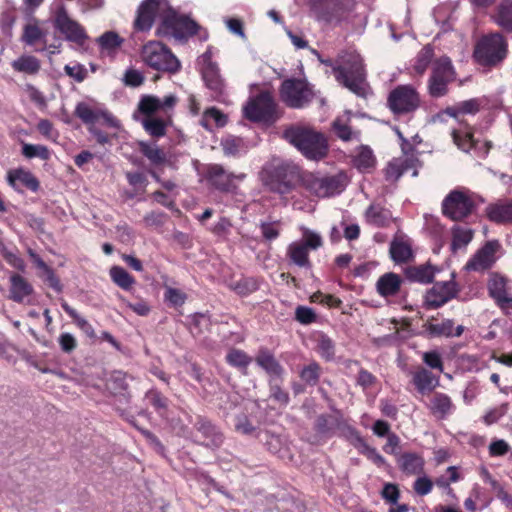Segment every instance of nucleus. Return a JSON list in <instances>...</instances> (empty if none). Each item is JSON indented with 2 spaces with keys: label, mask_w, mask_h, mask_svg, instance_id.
<instances>
[{
  "label": "nucleus",
  "mask_w": 512,
  "mask_h": 512,
  "mask_svg": "<svg viewBox=\"0 0 512 512\" xmlns=\"http://www.w3.org/2000/svg\"><path fill=\"white\" fill-rule=\"evenodd\" d=\"M283 138L309 160L324 159L329 153L327 136L310 125H291L284 130Z\"/></svg>",
  "instance_id": "f257e3e1"
},
{
  "label": "nucleus",
  "mask_w": 512,
  "mask_h": 512,
  "mask_svg": "<svg viewBox=\"0 0 512 512\" xmlns=\"http://www.w3.org/2000/svg\"><path fill=\"white\" fill-rule=\"evenodd\" d=\"M341 64H335L332 59L321 60V63L332 68L336 81L357 96L366 95V71L359 54L345 52L339 56Z\"/></svg>",
  "instance_id": "f03ea898"
},
{
  "label": "nucleus",
  "mask_w": 512,
  "mask_h": 512,
  "mask_svg": "<svg viewBox=\"0 0 512 512\" xmlns=\"http://www.w3.org/2000/svg\"><path fill=\"white\" fill-rule=\"evenodd\" d=\"M156 35L159 37L174 38L185 43L191 37L198 36L200 41H206L209 33L202 28L190 16L177 12L169 5L167 12L162 15V19L156 28Z\"/></svg>",
  "instance_id": "7ed1b4c3"
},
{
  "label": "nucleus",
  "mask_w": 512,
  "mask_h": 512,
  "mask_svg": "<svg viewBox=\"0 0 512 512\" xmlns=\"http://www.w3.org/2000/svg\"><path fill=\"white\" fill-rule=\"evenodd\" d=\"M129 379L133 380V377L123 371H113L106 380L105 387L107 391L116 397L115 410L121 418L139 430L148 441L160 444L158 437L151 431L139 427L135 417L130 414L127 408L123 407L129 405L132 399L131 392L129 391Z\"/></svg>",
  "instance_id": "20e7f679"
},
{
  "label": "nucleus",
  "mask_w": 512,
  "mask_h": 512,
  "mask_svg": "<svg viewBox=\"0 0 512 512\" xmlns=\"http://www.w3.org/2000/svg\"><path fill=\"white\" fill-rule=\"evenodd\" d=\"M508 55V42L501 32L482 35L473 49L474 62L485 71L499 67Z\"/></svg>",
  "instance_id": "39448f33"
},
{
  "label": "nucleus",
  "mask_w": 512,
  "mask_h": 512,
  "mask_svg": "<svg viewBox=\"0 0 512 512\" xmlns=\"http://www.w3.org/2000/svg\"><path fill=\"white\" fill-rule=\"evenodd\" d=\"M303 171L292 163L279 164L266 173L265 185L271 192L286 198L298 186L301 187Z\"/></svg>",
  "instance_id": "423d86ee"
},
{
  "label": "nucleus",
  "mask_w": 512,
  "mask_h": 512,
  "mask_svg": "<svg viewBox=\"0 0 512 512\" xmlns=\"http://www.w3.org/2000/svg\"><path fill=\"white\" fill-rule=\"evenodd\" d=\"M243 114L251 122L267 125L274 124L281 117L279 105L269 91H261L250 97L243 107Z\"/></svg>",
  "instance_id": "0eeeda50"
},
{
  "label": "nucleus",
  "mask_w": 512,
  "mask_h": 512,
  "mask_svg": "<svg viewBox=\"0 0 512 512\" xmlns=\"http://www.w3.org/2000/svg\"><path fill=\"white\" fill-rule=\"evenodd\" d=\"M141 58L148 67L159 72L175 74L181 68L178 58L160 41H149L144 44Z\"/></svg>",
  "instance_id": "6e6552de"
},
{
  "label": "nucleus",
  "mask_w": 512,
  "mask_h": 512,
  "mask_svg": "<svg viewBox=\"0 0 512 512\" xmlns=\"http://www.w3.org/2000/svg\"><path fill=\"white\" fill-rule=\"evenodd\" d=\"M301 187L309 196L329 198L341 193L344 185L337 175L328 176L304 170Z\"/></svg>",
  "instance_id": "1a4fd4ad"
},
{
  "label": "nucleus",
  "mask_w": 512,
  "mask_h": 512,
  "mask_svg": "<svg viewBox=\"0 0 512 512\" xmlns=\"http://www.w3.org/2000/svg\"><path fill=\"white\" fill-rule=\"evenodd\" d=\"M420 106L421 96L410 84L396 86L387 97V107L395 116L413 114Z\"/></svg>",
  "instance_id": "9d476101"
},
{
  "label": "nucleus",
  "mask_w": 512,
  "mask_h": 512,
  "mask_svg": "<svg viewBox=\"0 0 512 512\" xmlns=\"http://www.w3.org/2000/svg\"><path fill=\"white\" fill-rule=\"evenodd\" d=\"M281 100L292 109H302L314 99L312 86L305 80L297 78L285 79L279 88Z\"/></svg>",
  "instance_id": "9b49d317"
},
{
  "label": "nucleus",
  "mask_w": 512,
  "mask_h": 512,
  "mask_svg": "<svg viewBox=\"0 0 512 512\" xmlns=\"http://www.w3.org/2000/svg\"><path fill=\"white\" fill-rule=\"evenodd\" d=\"M54 28L64 36L68 42L83 48L87 45L89 35L83 25L72 19L64 6H60L54 13Z\"/></svg>",
  "instance_id": "f8f14e48"
},
{
  "label": "nucleus",
  "mask_w": 512,
  "mask_h": 512,
  "mask_svg": "<svg viewBox=\"0 0 512 512\" xmlns=\"http://www.w3.org/2000/svg\"><path fill=\"white\" fill-rule=\"evenodd\" d=\"M456 73L449 57H441L433 62L428 80V92L433 98H440L448 93V85L455 80Z\"/></svg>",
  "instance_id": "ddd939ff"
},
{
  "label": "nucleus",
  "mask_w": 512,
  "mask_h": 512,
  "mask_svg": "<svg viewBox=\"0 0 512 512\" xmlns=\"http://www.w3.org/2000/svg\"><path fill=\"white\" fill-rule=\"evenodd\" d=\"M204 178L210 188L221 193H236L237 182L246 178L245 173L235 174L227 171L221 164H207L205 166Z\"/></svg>",
  "instance_id": "4468645a"
},
{
  "label": "nucleus",
  "mask_w": 512,
  "mask_h": 512,
  "mask_svg": "<svg viewBox=\"0 0 512 512\" xmlns=\"http://www.w3.org/2000/svg\"><path fill=\"white\" fill-rule=\"evenodd\" d=\"M475 207V202L468 193L455 189L443 199L441 210L446 218L459 222L469 217Z\"/></svg>",
  "instance_id": "2eb2a0df"
},
{
  "label": "nucleus",
  "mask_w": 512,
  "mask_h": 512,
  "mask_svg": "<svg viewBox=\"0 0 512 512\" xmlns=\"http://www.w3.org/2000/svg\"><path fill=\"white\" fill-rule=\"evenodd\" d=\"M167 0H143L136 11L133 28L137 32H148L154 25L156 16L162 19V15L169 7Z\"/></svg>",
  "instance_id": "dca6fc26"
},
{
  "label": "nucleus",
  "mask_w": 512,
  "mask_h": 512,
  "mask_svg": "<svg viewBox=\"0 0 512 512\" xmlns=\"http://www.w3.org/2000/svg\"><path fill=\"white\" fill-rule=\"evenodd\" d=\"M194 428L199 439L196 442L210 449H218L224 442V434L209 419L198 416L194 423Z\"/></svg>",
  "instance_id": "f3484780"
},
{
  "label": "nucleus",
  "mask_w": 512,
  "mask_h": 512,
  "mask_svg": "<svg viewBox=\"0 0 512 512\" xmlns=\"http://www.w3.org/2000/svg\"><path fill=\"white\" fill-rule=\"evenodd\" d=\"M310 6L321 19L329 22L351 11L355 0H310Z\"/></svg>",
  "instance_id": "a211bd4d"
},
{
  "label": "nucleus",
  "mask_w": 512,
  "mask_h": 512,
  "mask_svg": "<svg viewBox=\"0 0 512 512\" xmlns=\"http://www.w3.org/2000/svg\"><path fill=\"white\" fill-rule=\"evenodd\" d=\"M452 138L455 145L463 152L474 150L478 156L485 157L491 148L488 141L480 142L474 137L472 128L458 129L452 131Z\"/></svg>",
  "instance_id": "6ab92c4d"
},
{
  "label": "nucleus",
  "mask_w": 512,
  "mask_h": 512,
  "mask_svg": "<svg viewBox=\"0 0 512 512\" xmlns=\"http://www.w3.org/2000/svg\"><path fill=\"white\" fill-rule=\"evenodd\" d=\"M424 331L429 337H460L464 332V327L458 325L454 327V321L451 319L439 320L437 317L432 316L423 324Z\"/></svg>",
  "instance_id": "aec40b11"
},
{
  "label": "nucleus",
  "mask_w": 512,
  "mask_h": 512,
  "mask_svg": "<svg viewBox=\"0 0 512 512\" xmlns=\"http://www.w3.org/2000/svg\"><path fill=\"white\" fill-rule=\"evenodd\" d=\"M458 290L452 281L437 282L427 292L425 302L430 308H439L453 299Z\"/></svg>",
  "instance_id": "412c9836"
},
{
  "label": "nucleus",
  "mask_w": 512,
  "mask_h": 512,
  "mask_svg": "<svg viewBox=\"0 0 512 512\" xmlns=\"http://www.w3.org/2000/svg\"><path fill=\"white\" fill-rule=\"evenodd\" d=\"M202 79L205 86L211 92V97L216 101H223L227 96L226 83L220 74L218 66L201 68Z\"/></svg>",
  "instance_id": "4be33fe9"
},
{
  "label": "nucleus",
  "mask_w": 512,
  "mask_h": 512,
  "mask_svg": "<svg viewBox=\"0 0 512 512\" xmlns=\"http://www.w3.org/2000/svg\"><path fill=\"white\" fill-rule=\"evenodd\" d=\"M255 362L269 376V380H283L285 369L268 348H259Z\"/></svg>",
  "instance_id": "5701e85b"
},
{
  "label": "nucleus",
  "mask_w": 512,
  "mask_h": 512,
  "mask_svg": "<svg viewBox=\"0 0 512 512\" xmlns=\"http://www.w3.org/2000/svg\"><path fill=\"white\" fill-rule=\"evenodd\" d=\"M396 463L399 470L406 476L424 473L425 459L421 453L405 451L397 456Z\"/></svg>",
  "instance_id": "b1692460"
},
{
  "label": "nucleus",
  "mask_w": 512,
  "mask_h": 512,
  "mask_svg": "<svg viewBox=\"0 0 512 512\" xmlns=\"http://www.w3.org/2000/svg\"><path fill=\"white\" fill-rule=\"evenodd\" d=\"M176 102L177 98L174 95H167L163 99L154 95H143L138 103V111L149 118L159 110L174 107Z\"/></svg>",
  "instance_id": "393cba45"
},
{
  "label": "nucleus",
  "mask_w": 512,
  "mask_h": 512,
  "mask_svg": "<svg viewBox=\"0 0 512 512\" xmlns=\"http://www.w3.org/2000/svg\"><path fill=\"white\" fill-rule=\"evenodd\" d=\"M500 248L497 240L488 241L477 251L474 257L467 263V267L472 270L488 269L495 262V254Z\"/></svg>",
  "instance_id": "a878e982"
},
{
  "label": "nucleus",
  "mask_w": 512,
  "mask_h": 512,
  "mask_svg": "<svg viewBox=\"0 0 512 512\" xmlns=\"http://www.w3.org/2000/svg\"><path fill=\"white\" fill-rule=\"evenodd\" d=\"M74 115L88 127L95 125L100 119H104L112 126L115 125L113 116L107 110L94 109L86 102L77 103Z\"/></svg>",
  "instance_id": "bb28decb"
},
{
  "label": "nucleus",
  "mask_w": 512,
  "mask_h": 512,
  "mask_svg": "<svg viewBox=\"0 0 512 512\" xmlns=\"http://www.w3.org/2000/svg\"><path fill=\"white\" fill-rule=\"evenodd\" d=\"M338 414V416L327 413L318 415L313 424L315 437L320 440L332 438L335 435V431L338 430L340 421L343 418L340 412H338Z\"/></svg>",
  "instance_id": "cd10ccee"
},
{
  "label": "nucleus",
  "mask_w": 512,
  "mask_h": 512,
  "mask_svg": "<svg viewBox=\"0 0 512 512\" xmlns=\"http://www.w3.org/2000/svg\"><path fill=\"white\" fill-rule=\"evenodd\" d=\"M411 375V382L421 395L431 393L439 385V377L424 367H418Z\"/></svg>",
  "instance_id": "c85d7f7f"
},
{
  "label": "nucleus",
  "mask_w": 512,
  "mask_h": 512,
  "mask_svg": "<svg viewBox=\"0 0 512 512\" xmlns=\"http://www.w3.org/2000/svg\"><path fill=\"white\" fill-rule=\"evenodd\" d=\"M403 284V278L394 273L387 272L381 275L376 282L377 293L384 298L397 296Z\"/></svg>",
  "instance_id": "c756f323"
},
{
  "label": "nucleus",
  "mask_w": 512,
  "mask_h": 512,
  "mask_svg": "<svg viewBox=\"0 0 512 512\" xmlns=\"http://www.w3.org/2000/svg\"><path fill=\"white\" fill-rule=\"evenodd\" d=\"M9 299L17 303H23L24 300L34 293L32 284L22 275L13 273L10 278Z\"/></svg>",
  "instance_id": "7c9ffc66"
},
{
  "label": "nucleus",
  "mask_w": 512,
  "mask_h": 512,
  "mask_svg": "<svg viewBox=\"0 0 512 512\" xmlns=\"http://www.w3.org/2000/svg\"><path fill=\"white\" fill-rule=\"evenodd\" d=\"M428 408L432 415L438 419H446L456 409L449 395L442 392H435L430 399Z\"/></svg>",
  "instance_id": "2f4dec72"
},
{
  "label": "nucleus",
  "mask_w": 512,
  "mask_h": 512,
  "mask_svg": "<svg viewBox=\"0 0 512 512\" xmlns=\"http://www.w3.org/2000/svg\"><path fill=\"white\" fill-rule=\"evenodd\" d=\"M491 19L502 31L512 34V0H501Z\"/></svg>",
  "instance_id": "473e14b6"
},
{
  "label": "nucleus",
  "mask_w": 512,
  "mask_h": 512,
  "mask_svg": "<svg viewBox=\"0 0 512 512\" xmlns=\"http://www.w3.org/2000/svg\"><path fill=\"white\" fill-rule=\"evenodd\" d=\"M437 269L430 263L408 266L405 269V276L411 282L421 284L432 283Z\"/></svg>",
  "instance_id": "72a5a7b5"
},
{
  "label": "nucleus",
  "mask_w": 512,
  "mask_h": 512,
  "mask_svg": "<svg viewBox=\"0 0 512 512\" xmlns=\"http://www.w3.org/2000/svg\"><path fill=\"white\" fill-rule=\"evenodd\" d=\"M487 217L497 224H512V201L489 205L486 209Z\"/></svg>",
  "instance_id": "f704fd0d"
},
{
  "label": "nucleus",
  "mask_w": 512,
  "mask_h": 512,
  "mask_svg": "<svg viewBox=\"0 0 512 512\" xmlns=\"http://www.w3.org/2000/svg\"><path fill=\"white\" fill-rule=\"evenodd\" d=\"M17 181L32 192L38 191L40 187L38 179L30 171L23 169H15L8 172V183L15 189Z\"/></svg>",
  "instance_id": "c9c22d12"
},
{
  "label": "nucleus",
  "mask_w": 512,
  "mask_h": 512,
  "mask_svg": "<svg viewBox=\"0 0 512 512\" xmlns=\"http://www.w3.org/2000/svg\"><path fill=\"white\" fill-rule=\"evenodd\" d=\"M287 257L298 267L311 268L309 250L301 242H292L288 246Z\"/></svg>",
  "instance_id": "e433bc0d"
},
{
  "label": "nucleus",
  "mask_w": 512,
  "mask_h": 512,
  "mask_svg": "<svg viewBox=\"0 0 512 512\" xmlns=\"http://www.w3.org/2000/svg\"><path fill=\"white\" fill-rule=\"evenodd\" d=\"M389 253L391 259L397 263H407L413 258L411 245L401 239H394L390 243Z\"/></svg>",
  "instance_id": "4c0bfd02"
},
{
  "label": "nucleus",
  "mask_w": 512,
  "mask_h": 512,
  "mask_svg": "<svg viewBox=\"0 0 512 512\" xmlns=\"http://www.w3.org/2000/svg\"><path fill=\"white\" fill-rule=\"evenodd\" d=\"M100 50L115 54L123 45L124 39L115 31H106L96 39Z\"/></svg>",
  "instance_id": "58836bf2"
},
{
  "label": "nucleus",
  "mask_w": 512,
  "mask_h": 512,
  "mask_svg": "<svg viewBox=\"0 0 512 512\" xmlns=\"http://www.w3.org/2000/svg\"><path fill=\"white\" fill-rule=\"evenodd\" d=\"M225 360L228 365L237 368L243 375H247V369L252 362V357L241 349L231 348L226 354Z\"/></svg>",
  "instance_id": "ea45409f"
},
{
  "label": "nucleus",
  "mask_w": 512,
  "mask_h": 512,
  "mask_svg": "<svg viewBox=\"0 0 512 512\" xmlns=\"http://www.w3.org/2000/svg\"><path fill=\"white\" fill-rule=\"evenodd\" d=\"M138 150L144 155L153 165H163L167 161L166 153L163 149L159 148L156 144L140 141L138 143Z\"/></svg>",
  "instance_id": "a19ab883"
},
{
  "label": "nucleus",
  "mask_w": 512,
  "mask_h": 512,
  "mask_svg": "<svg viewBox=\"0 0 512 512\" xmlns=\"http://www.w3.org/2000/svg\"><path fill=\"white\" fill-rule=\"evenodd\" d=\"M338 431H339V435L341 437H343L344 439H346L357 450L361 449V447L366 443V440L361 435L360 431L357 430L351 424H349L343 418L340 421V425H339Z\"/></svg>",
  "instance_id": "79ce46f5"
},
{
  "label": "nucleus",
  "mask_w": 512,
  "mask_h": 512,
  "mask_svg": "<svg viewBox=\"0 0 512 512\" xmlns=\"http://www.w3.org/2000/svg\"><path fill=\"white\" fill-rule=\"evenodd\" d=\"M12 68L17 72L29 75L37 74L41 69V63L38 58L32 55H22L11 63Z\"/></svg>",
  "instance_id": "37998d69"
},
{
  "label": "nucleus",
  "mask_w": 512,
  "mask_h": 512,
  "mask_svg": "<svg viewBox=\"0 0 512 512\" xmlns=\"http://www.w3.org/2000/svg\"><path fill=\"white\" fill-rule=\"evenodd\" d=\"M321 375L322 367L316 361H311L299 370V378L305 385L310 387L318 385Z\"/></svg>",
  "instance_id": "c03bdc74"
},
{
  "label": "nucleus",
  "mask_w": 512,
  "mask_h": 512,
  "mask_svg": "<svg viewBox=\"0 0 512 512\" xmlns=\"http://www.w3.org/2000/svg\"><path fill=\"white\" fill-rule=\"evenodd\" d=\"M481 103V100L478 98H472L469 100L461 101L454 105L453 107L447 108V113L452 117L467 114L474 115L477 112H479Z\"/></svg>",
  "instance_id": "a18cd8bd"
},
{
  "label": "nucleus",
  "mask_w": 512,
  "mask_h": 512,
  "mask_svg": "<svg viewBox=\"0 0 512 512\" xmlns=\"http://www.w3.org/2000/svg\"><path fill=\"white\" fill-rule=\"evenodd\" d=\"M109 275L118 287L126 291H130L136 283L135 278L121 266L111 267Z\"/></svg>",
  "instance_id": "49530a36"
},
{
  "label": "nucleus",
  "mask_w": 512,
  "mask_h": 512,
  "mask_svg": "<svg viewBox=\"0 0 512 512\" xmlns=\"http://www.w3.org/2000/svg\"><path fill=\"white\" fill-rule=\"evenodd\" d=\"M366 220L369 224L377 227L385 226L389 221V212L380 205H370L365 213Z\"/></svg>",
  "instance_id": "de8ad7c7"
},
{
  "label": "nucleus",
  "mask_w": 512,
  "mask_h": 512,
  "mask_svg": "<svg viewBox=\"0 0 512 512\" xmlns=\"http://www.w3.org/2000/svg\"><path fill=\"white\" fill-rule=\"evenodd\" d=\"M145 399L159 415H164L169 406V399L157 389H150L145 393Z\"/></svg>",
  "instance_id": "09e8293b"
},
{
  "label": "nucleus",
  "mask_w": 512,
  "mask_h": 512,
  "mask_svg": "<svg viewBox=\"0 0 512 512\" xmlns=\"http://www.w3.org/2000/svg\"><path fill=\"white\" fill-rule=\"evenodd\" d=\"M332 130L335 135L342 141H350L352 139H359L360 132L353 131L351 126L343 119L336 118L332 123Z\"/></svg>",
  "instance_id": "8fccbe9b"
},
{
  "label": "nucleus",
  "mask_w": 512,
  "mask_h": 512,
  "mask_svg": "<svg viewBox=\"0 0 512 512\" xmlns=\"http://www.w3.org/2000/svg\"><path fill=\"white\" fill-rule=\"evenodd\" d=\"M45 36L46 32L37 24L29 23L24 26L22 41L29 46H33L39 41L46 44Z\"/></svg>",
  "instance_id": "3c124183"
},
{
  "label": "nucleus",
  "mask_w": 512,
  "mask_h": 512,
  "mask_svg": "<svg viewBox=\"0 0 512 512\" xmlns=\"http://www.w3.org/2000/svg\"><path fill=\"white\" fill-rule=\"evenodd\" d=\"M506 282L504 277L494 276L488 284L489 295L495 300L497 305L508 296Z\"/></svg>",
  "instance_id": "603ef678"
},
{
  "label": "nucleus",
  "mask_w": 512,
  "mask_h": 512,
  "mask_svg": "<svg viewBox=\"0 0 512 512\" xmlns=\"http://www.w3.org/2000/svg\"><path fill=\"white\" fill-rule=\"evenodd\" d=\"M376 159L373 151L368 146H361L359 152L354 158V165L361 171H366L373 168Z\"/></svg>",
  "instance_id": "864d4df0"
},
{
  "label": "nucleus",
  "mask_w": 512,
  "mask_h": 512,
  "mask_svg": "<svg viewBox=\"0 0 512 512\" xmlns=\"http://www.w3.org/2000/svg\"><path fill=\"white\" fill-rule=\"evenodd\" d=\"M142 123L145 131L152 137L160 138L166 134V124L161 118H145Z\"/></svg>",
  "instance_id": "5fc2aeb1"
},
{
  "label": "nucleus",
  "mask_w": 512,
  "mask_h": 512,
  "mask_svg": "<svg viewBox=\"0 0 512 512\" xmlns=\"http://www.w3.org/2000/svg\"><path fill=\"white\" fill-rule=\"evenodd\" d=\"M231 289L240 296H248L258 290V282L254 278H241L231 284Z\"/></svg>",
  "instance_id": "6e6d98bb"
},
{
  "label": "nucleus",
  "mask_w": 512,
  "mask_h": 512,
  "mask_svg": "<svg viewBox=\"0 0 512 512\" xmlns=\"http://www.w3.org/2000/svg\"><path fill=\"white\" fill-rule=\"evenodd\" d=\"M211 327L210 316L204 313H195L192 316L190 330L191 333L200 335L208 331Z\"/></svg>",
  "instance_id": "4d7b16f0"
},
{
  "label": "nucleus",
  "mask_w": 512,
  "mask_h": 512,
  "mask_svg": "<svg viewBox=\"0 0 512 512\" xmlns=\"http://www.w3.org/2000/svg\"><path fill=\"white\" fill-rule=\"evenodd\" d=\"M433 57V49L426 46L417 55L414 70L417 74L423 75L431 63Z\"/></svg>",
  "instance_id": "13d9d810"
},
{
  "label": "nucleus",
  "mask_w": 512,
  "mask_h": 512,
  "mask_svg": "<svg viewBox=\"0 0 512 512\" xmlns=\"http://www.w3.org/2000/svg\"><path fill=\"white\" fill-rule=\"evenodd\" d=\"M22 154L29 159L39 157L42 160H48L50 158V151L44 145H33L25 143L22 146Z\"/></svg>",
  "instance_id": "bf43d9fd"
},
{
  "label": "nucleus",
  "mask_w": 512,
  "mask_h": 512,
  "mask_svg": "<svg viewBox=\"0 0 512 512\" xmlns=\"http://www.w3.org/2000/svg\"><path fill=\"white\" fill-rule=\"evenodd\" d=\"M317 352L325 360L334 358L335 346L333 341L326 335H321L317 343Z\"/></svg>",
  "instance_id": "052dcab7"
},
{
  "label": "nucleus",
  "mask_w": 512,
  "mask_h": 512,
  "mask_svg": "<svg viewBox=\"0 0 512 512\" xmlns=\"http://www.w3.org/2000/svg\"><path fill=\"white\" fill-rule=\"evenodd\" d=\"M380 495L385 503L396 505L401 497L399 486L395 483H385Z\"/></svg>",
  "instance_id": "680f3d73"
},
{
  "label": "nucleus",
  "mask_w": 512,
  "mask_h": 512,
  "mask_svg": "<svg viewBox=\"0 0 512 512\" xmlns=\"http://www.w3.org/2000/svg\"><path fill=\"white\" fill-rule=\"evenodd\" d=\"M278 381L269 380L270 397L279 404L286 406L290 401L289 393L281 387Z\"/></svg>",
  "instance_id": "e2e57ef3"
},
{
  "label": "nucleus",
  "mask_w": 512,
  "mask_h": 512,
  "mask_svg": "<svg viewBox=\"0 0 512 512\" xmlns=\"http://www.w3.org/2000/svg\"><path fill=\"white\" fill-rule=\"evenodd\" d=\"M164 299L169 303L170 306L181 307L186 302L187 295L179 289L166 287L164 292Z\"/></svg>",
  "instance_id": "0e129e2a"
},
{
  "label": "nucleus",
  "mask_w": 512,
  "mask_h": 512,
  "mask_svg": "<svg viewBox=\"0 0 512 512\" xmlns=\"http://www.w3.org/2000/svg\"><path fill=\"white\" fill-rule=\"evenodd\" d=\"M223 152L226 156H237L243 146L241 138L229 136L221 141Z\"/></svg>",
  "instance_id": "69168bd1"
},
{
  "label": "nucleus",
  "mask_w": 512,
  "mask_h": 512,
  "mask_svg": "<svg viewBox=\"0 0 512 512\" xmlns=\"http://www.w3.org/2000/svg\"><path fill=\"white\" fill-rule=\"evenodd\" d=\"M64 72L67 76L73 78L78 83L83 82L88 76V71L86 67L80 63H74L73 65H65Z\"/></svg>",
  "instance_id": "338daca9"
},
{
  "label": "nucleus",
  "mask_w": 512,
  "mask_h": 512,
  "mask_svg": "<svg viewBox=\"0 0 512 512\" xmlns=\"http://www.w3.org/2000/svg\"><path fill=\"white\" fill-rule=\"evenodd\" d=\"M423 362L431 369L442 373L444 370L443 360L440 353L436 350L428 351L422 355Z\"/></svg>",
  "instance_id": "774afa93"
}]
</instances>
